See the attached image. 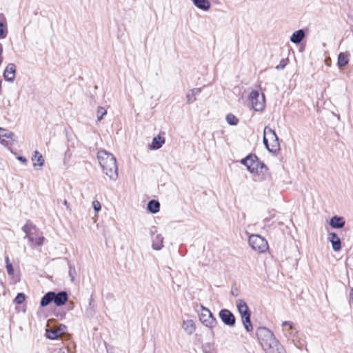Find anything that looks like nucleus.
Instances as JSON below:
<instances>
[{"instance_id":"nucleus-1","label":"nucleus","mask_w":353,"mask_h":353,"mask_svg":"<svg viewBox=\"0 0 353 353\" xmlns=\"http://www.w3.org/2000/svg\"><path fill=\"white\" fill-rule=\"evenodd\" d=\"M256 334L265 353H285L283 345L268 328L259 327Z\"/></svg>"},{"instance_id":"nucleus-2","label":"nucleus","mask_w":353,"mask_h":353,"mask_svg":"<svg viewBox=\"0 0 353 353\" xmlns=\"http://www.w3.org/2000/svg\"><path fill=\"white\" fill-rule=\"evenodd\" d=\"M97 159L103 172L110 179L115 181L118 178V168L114 156L105 150H100Z\"/></svg>"},{"instance_id":"nucleus-3","label":"nucleus","mask_w":353,"mask_h":353,"mask_svg":"<svg viewBox=\"0 0 353 353\" xmlns=\"http://www.w3.org/2000/svg\"><path fill=\"white\" fill-rule=\"evenodd\" d=\"M22 230L26 234L24 238L28 239L30 246H41L43 245L45 238L40 230L28 220L23 226Z\"/></svg>"},{"instance_id":"nucleus-4","label":"nucleus","mask_w":353,"mask_h":353,"mask_svg":"<svg viewBox=\"0 0 353 353\" xmlns=\"http://www.w3.org/2000/svg\"><path fill=\"white\" fill-rule=\"evenodd\" d=\"M68 299V293L65 291L59 292H48L41 299L40 305L41 307H46L53 302L57 306L63 305Z\"/></svg>"},{"instance_id":"nucleus-5","label":"nucleus","mask_w":353,"mask_h":353,"mask_svg":"<svg viewBox=\"0 0 353 353\" xmlns=\"http://www.w3.org/2000/svg\"><path fill=\"white\" fill-rule=\"evenodd\" d=\"M248 242L254 250L260 253L265 252L268 249L267 241L258 234H252L249 236Z\"/></svg>"},{"instance_id":"nucleus-6","label":"nucleus","mask_w":353,"mask_h":353,"mask_svg":"<svg viewBox=\"0 0 353 353\" xmlns=\"http://www.w3.org/2000/svg\"><path fill=\"white\" fill-rule=\"evenodd\" d=\"M199 320L204 326L209 328L214 327L217 323L216 319L214 317L211 311L203 305H201Z\"/></svg>"},{"instance_id":"nucleus-7","label":"nucleus","mask_w":353,"mask_h":353,"mask_svg":"<svg viewBox=\"0 0 353 353\" xmlns=\"http://www.w3.org/2000/svg\"><path fill=\"white\" fill-rule=\"evenodd\" d=\"M249 100L255 111H262L265 108V97L263 94L260 96L257 90H252L249 96Z\"/></svg>"},{"instance_id":"nucleus-8","label":"nucleus","mask_w":353,"mask_h":353,"mask_svg":"<svg viewBox=\"0 0 353 353\" xmlns=\"http://www.w3.org/2000/svg\"><path fill=\"white\" fill-rule=\"evenodd\" d=\"M241 163L245 165L251 173L257 171L260 164L258 157L255 154H250L245 158L243 159L241 161Z\"/></svg>"},{"instance_id":"nucleus-9","label":"nucleus","mask_w":353,"mask_h":353,"mask_svg":"<svg viewBox=\"0 0 353 353\" xmlns=\"http://www.w3.org/2000/svg\"><path fill=\"white\" fill-rule=\"evenodd\" d=\"M264 134L265 135H268V139L271 141V148L269 149V152L274 153L276 152L280 148V144L275 131L271 128L265 127L264 129Z\"/></svg>"},{"instance_id":"nucleus-10","label":"nucleus","mask_w":353,"mask_h":353,"mask_svg":"<svg viewBox=\"0 0 353 353\" xmlns=\"http://www.w3.org/2000/svg\"><path fill=\"white\" fill-rule=\"evenodd\" d=\"M219 318L222 322L228 326L233 327L236 323L234 315L228 309H222L219 313Z\"/></svg>"},{"instance_id":"nucleus-11","label":"nucleus","mask_w":353,"mask_h":353,"mask_svg":"<svg viewBox=\"0 0 353 353\" xmlns=\"http://www.w3.org/2000/svg\"><path fill=\"white\" fill-rule=\"evenodd\" d=\"M15 136L13 132L3 128L1 132V137L0 143L6 146H12L14 145L16 140Z\"/></svg>"},{"instance_id":"nucleus-12","label":"nucleus","mask_w":353,"mask_h":353,"mask_svg":"<svg viewBox=\"0 0 353 353\" xmlns=\"http://www.w3.org/2000/svg\"><path fill=\"white\" fill-rule=\"evenodd\" d=\"M16 66L14 63H9L3 72L4 79L9 82H13L15 79Z\"/></svg>"},{"instance_id":"nucleus-13","label":"nucleus","mask_w":353,"mask_h":353,"mask_svg":"<svg viewBox=\"0 0 353 353\" xmlns=\"http://www.w3.org/2000/svg\"><path fill=\"white\" fill-rule=\"evenodd\" d=\"M329 241L332 243V248L334 251L338 252L341 248V239L338 235L334 232L329 233Z\"/></svg>"},{"instance_id":"nucleus-14","label":"nucleus","mask_w":353,"mask_h":353,"mask_svg":"<svg viewBox=\"0 0 353 353\" xmlns=\"http://www.w3.org/2000/svg\"><path fill=\"white\" fill-rule=\"evenodd\" d=\"M282 327H284L283 330L286 336H294L296 332L294 324L292 321H283L282 323Z\"/></svg>"},{"instance_id":"nucleus-15","label":"nucleus","mask_w":353,"mask_h":353,"mask_svg":"<svg viewBox=\"0 0 353 353\" xmlns=\"http://www.w3.org/2000/svg\"><path fill=\"white\" fill-rule=\"evenodd\" d=\"M236 305L241 317L251 313L247 303L243 299L236 300Z\"/></svg>"},{"instance_id":"nucleus-16","label":"nucleus","mask_w":353,"mask_h":353,"mask_svg":"<svg viewBox=\"0 0 353 353\" xmlns=\"http://www.w3.org/2000/svg\"><path fill=\"white\" fill-rule=\"evenodd\" d=\"M345 224V221L342 216H334L330 221V225L335 229H341L344 227Z\"/></svg>"},{"instance_id":"nucleus-17","label":"nucleus","mask_w":353,"mask_h":353,"mask_svg":"<svg viewBox=\"0 0 353 353\" xmlns=\"http://www.w3.org/2000/svg\"><path fill=\"white\" fill-rule=\"evenodd\" d=\"M165 137L159 134L153 138L152 142L150 145V148L152 150H158L162 147V145L165 143Z\"/></svg>"},{"instance_id":"nucleus-18","label":"nucleus","mask_w":353,"mask_h":353,"mask_svg":"<svg viewBox=\"0 0 353 353\" xmlns=\"http://www.w3.org/2000/svg\"><path fill=\"white\" fill-rule=\"evenodd\" d=\"M305 37V32L303 29H300L294 32L290 37V41L294 44L300 43Z\"/></svg>"},{"instance_id":"nucleus-19","label":"nucleus","mask_w":353,"mask_h":353,"mask_svg":"<svg viewBox=\"0 0 353 353\" xmlns=\"http://www.w3.org/2000/svg\"><path fill=\"white\" fill-rule=\"evenodd\" d=\"M192 2L196 8L203 11L209 10L211 6L209 0H192Z\"/></svg>"},{"instance_id":"nucleus-20","label":"nucleus","mask_w":353,"mask_h":353,"mask_svg":"<svg viewBox=\"0 0 353 353\" xmlns=\"http://www.w3.org/2000/svg\"><path fill=\"white\" fill-rule=\"evenodd\" d=\"M201 92V88H193L186 95L187 103H192L196 100V96Z\"/></svg>"},{"instance_id":"nucleus-21","label":"nucleus","mask_w":353,"mask_h":353,"mask_svg":"<svg viewBox=\"0 0 353 353\" xmlns=\"http://www.w3.org/2000/svg\"><path fill=\"white\" fill-rule=\"evenodd\" d=\"M147 210L152 214L157 213L158 212H159V210H160L159 202L154 199L150 200L148 203Z\"/></svg>"},{"instance_id":"nucleus-22","label":"nucleus","mask_w":353,"mask_h":353,"mask_svg":"<svg viewBox=\"0 0 353 353\" xmlns=\"http://www.w3.org/2000/svg\"><path fill=\"white\" fill-rule=\"evenodd\" d=\"M183 328L188 334H192L196 330L194 322L192 320L183 321Z\"/></svg>"},{"instance_id":"nucleus-23","label":"nucleus","mask_w":353,"mask_h":353,"mask_svg":"<svg viewBox=\"0 0 353 353\" xmlns=\"http://www.w3.org/2000/svg\"><path fill=\"white\" fill-rule=\"evenodd\" d=\"M350 54L348 52H341L338 55L337 64L339 67L342 68L345 66L349 62Z\"/></svg>"},{"instance_id":"nucleus-24","label":"nucleus","mask_w":353,"mask_h":353,"mask_svg":"<svg viewBox=\"0 0 353 353\" xmlns=\"http://www.w3.org/2000/svg\"><path fill=\"white\" fill-rule=\"evenodd\" d=\"M163 238L161 234H157L152 239V248L156 250H160L163 246Z\"/></svg>"},{"instance_id":"nucleus-25","label":"nucleus","mask_w":353,"mask_h":353,"mask_svg":"<svg viewBox=\"0 0 353 353\" xmlns=\"http://www.w3.org/2000/svg\"><path fill=\"white\" fill-rule=\"evenodd\" d=\"M250 317H251V313H250V314H248L247 315L241 316L242 323H243V324L244 325V327H245V330L248 332H250L253 330V327H252V324L251 323Z\"/></svg>"},{"instance_id":"nucleus-26","label":"nucleus","mask_w":353,"mask_h":353,"mask_svg":"<svg viewBox=\"0 0 353 353\" xmlns=\"http://www.w3.org/2000/svg\"><path fill=\"white\" fill-rule=\"evenodd\" d=\"M32 161L34 167L37 165L42 167L44 164V159L42 155L38 151L34 152V154L32 158Z\"/></svg>"},{"instance_id":"nucleus-27","label":"nucleus","mask_w":353,"mask_h":353,"mask_svg":"<svg viewBox=\"0 0 353 353\" xmlns=\"http://www.w3.org/2000/svg\"><path fill=\"white\" fill-rule=\"evenodd\" d=\"M46 336L49 339L54 340L60 336V333L56 330L47 329Z\"/></svg>"},{"instance_id":"nucleus-28","label":"nucleus","mask_w":353,"mask_h":353,"mask_svg":"<svg viewBox=\"0 0 353 353\" xmlns=\"http://www.w3.org/2000/svg\"><path fill=\"white\" fill-rule=\"evenodd\" d=\"M226 121L228 124L232 125H236L239 122V119H237V117L231 113L228 114L226 116Z\"/></svg>"},{"instance_id":"nucleus-29","label":"nucleus","mask_w":353,"mask_h":353,"mask_svg":"<svg viewBox=\"0 0 353 353\" xmlns=\"http://www.w3.org/2000/svg\"><path fill=\"white\" fill-rule=\"evenodd\" d=\"M107 114V111L103 107H99L97 109V121H100L103 117Z\"/></svg>"},{"instance_id":"nucleus-30","label":"nucleus","mask_w":353,"mask_h":353,"mask_svg":"<svg viewBox=\"0 0 353 353\" xmlns=\"http://www.w3.org/2000/svg\"><path fill=\"white\" fill-rule=\"evenodd\" d=\"M75 274H76L75 267L74 265H72L70 263L69 264V276L70 277L71 281H72V282L74 281Z\"/></svg>"},{"instance_id":"nucleus-31","label":"nucleus","mask_w":353,"mask_h":353,"mask_svg":"<svg viewBox=\"0 0 353 353\" xmlns=\"http://www.w3.org/2000/svg\"><path fill=\"white\" fill-rule=\"evenodd\" d=\"M25 294L23 293H19L14 299V301L17 304H21L25 301Z\"/></svg>"},{"instance_id":"nucleus-32","label":"nucleus","mask_w":353,"mask_h":353,"mask_svg":"<svg viewBox=\"0 0 353 353\" xmlns=\"http://www.w3.org/2000/svg\"><path fill=\"white\" fill-rule=\"evenodd\" d=\"M92 206H93V208L94 210V211L96 212H98L100 211L101 208V203L99 201H94L92 202Z\"/></svg>"},{"instance_id":"nucleus-33","label":"nucleus","mask_w":353,"mask_h":353,"mask_svg":"<svg viewBox=\"0 0 353 353\" xmlns=\"http://www.w3.org/2000/svg\"><path fill=\"white\" fill-rule=\"evenodd\" d=\"M287 65V61L284 59H281L279 64L276 66V70H282Z\"/></svg>"},{"instance_id":"nucleus-34","label":"nucleus","mask_w":353,"mask_h":353,"mask_svg":"<svg viewBox=\"0 0 353 353\" xmlns=\"http://www.w3.org/2000/svg\"><path fill=\"white\" fill-rule=\"evenodd\" d=\"M6 37V32L3 29V25L0 22V39H4Z\"/></svg>"},{"instance_id":"nucleus-35","label":"nucleus","mask_w":353,"mask_h":353,"mask_svg":"<svg viewBox=\"0 0 353 353\" xmlns=\"http://www.w3.org/2000/svg\"><path fill=\"white\" fill-rule=\"evenodd\" d=\"M267 137L268 135H263V142L266 149L269 151V149H270L271 146L270 144L268 143V139L267 138Z\"/></svg>"},{"instance_id":"nucleus-36","label":"nucleus","mask_w":353,"mask_h":353,"mask_svg":"<svg viewBox=\"0 0 353 353\" xmlns=\"http://www.w3.org/2000/svg\"><path fill=\"white\" fill-rule=\"evenodd\" d=\"M6 269H7L8 274L9 275H13V274H14V269H13V267H12V264L6 265Z\"/></svg>"},{"instance_id":"nucleus-37","label":"nucleus","mask_w":353,"mask_h":353,"mask_svg":"<svg viewBox=\"0 0 353 353\" xmlns=\"http://www.w3.org/2000/svg\"><path fill=\"white\" fill-rule=\"evenodd\" d=\"M66 330V326L63 324L59 325V327L57 331H59V333H60V335L63 334L65 332V330Z\"/></svg>"},{"instance_id":"nucleus-38","label":"nucleus","mask_w":353,"mask_h":353,"mask_svg":"<svg viewBox=\"0 0 353 353\" xmlns=\"http://www.w3.org/2000/svg\"><path fill=\"white\" fill-rule=\"evenodd\" d=\"M63 205L66 207L68 210L71 211V208L70 207V205H69V203H68V201L66 200H64Z\"/></svg>"},{"instance_id":"nucleus-39","label":"nucleus","mask_w":353,"mask_h":353,"mask_svg":"<svg viewBox=\"0 0 353 353\" xmlns=\"http://www.w3.org/2000/svg\"><path fill=\"white\" fill-rule=\"evenodd\" d=\"M18 159H19L20 161L23 162V163H26V162L27 161L26 158H25V157H23V156H19V157H18Z\"/></svg>"},{"instance_id":"nucleus-40","label":"nucleus","mask_w":353,"mask_h":353,"mask_svg":"<svg viewBox=\"0 0 353 353\" xmlns=\"http://www.w3.org/2000/svg\"><path fill=\"white\" fill-rule=\"evenodd\" d=\"M259 168H261V169H263V168L267 169V168H266L265 165L263 163L261 162V161H260V164H259Z\"/></svg>"},{"instance_id":"nucleus-41","label":"nucleus","mask_w":353,"mask_h":353,"mask_svg":"<svg viewBox=\"0 0 353 353\" xmlns=\"http://www.w3.org/2000/svg\"><path fill=\"white\" fill-rule=\"evenodd\" d=\"M5 260H6V265L11 264V263H10V260H9V257H8V256H6Z\"/></svg>"},{"instance_id":"nucleus-42","label":"nucleus","mask_w":353,"mask_h":353,"mask_svg":"<svg viewBox=\"0 0 353 353\" xmlns=\"http://www.w3.org/2000/svg\"><path fill=\"white\" fill-rule=\"evenodd\" d=\"M151 234H153L154 232H157V228L155 227H153L151 230Z\"/></svg>"},{"instance_id":"nucleus-43","label":"nucleus","mask_w":353,"mask_h":353,"mask_svg":"<svg viewBox=\"0 0 353 353\" xmlns=\"http://www.w3.org/2000/svg\"><path fill=\"white\" fill-rule=\"evenodd\" d=\"M350 296L352 301V303H353V288L351 290V292H350Z\"/></svg>"},{"instance_id":"nucleus-44","label":"nucleus","mask_w":353,"mask_h":353,"mask_svg":"<svg viewBox=\"0 0 353 353\" xmlns=\"http://www.w3.org/2000/svg\"><path fill=\"white\" fill-rule=\"evenodd\" d=\"M3 52V47L1 46V44H0V54H1Z\"/></svg>"},{"instance_id":"nucleus-45","label":"nucleus","mask_w":353,"mask_h":353,"mask_svg":"<svg viewBox=\"0 0 353 353\" xmlns=\"http://www.w3.org/2000/svg\"><path fill=\"white\" fill-rule=\"evenodd\" d=\"M232 294L234 295V296H237V294H235V292H232Z\"/></svg>"},{"instance_id":"nucleus-46","label":"nucleus","mask_w":353,"mask_h":353,"mask_svg":"<svg viewBox=\"0 0 353 353\" xmlns=\"http://www.w3.org/2000/svg\"><path fill=\"white\" fill-rule=\"evenodd\" d=\"M232 294L234 295V296H237V294H235V292H232Z\"/></svg>"}]
</instances>
